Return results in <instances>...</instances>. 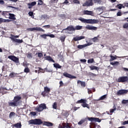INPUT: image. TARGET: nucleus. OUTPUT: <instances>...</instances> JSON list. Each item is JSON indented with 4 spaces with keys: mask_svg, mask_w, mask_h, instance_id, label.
<instances>
[{
    "mask_svg": "<svg viewBox=\"0 0 128 128\" xmlns=\"http://www.w3.org/2000/svg\"><path fill=\"white\" fill-rule=\"evenodd\" d=\"M116 16H122V13L120 12H117Z\"/></svg>",
    "mask_w": 128,
    "mask_h": 128,
    "instance_id": "53",
    "label": "nucleus"
},
{
    "mask_svg": "<svg viewBox=\"0 0 128 128\" xmlns=\"http://www.w3.org/2000/svg\"><path fill=\"white\" fill-rule=\"evenodd\" d=\"M90 44H92L88 43L87 44H84V45H78V48H79V50H82V48H86V46H90Z\"/></svg>",
    "mask_w": 128,
    "mask_h": 128,
    "instance_id": "22",
    "label": "nucleus"
},
{
    "mask_svg": "<svg viewBox=\"0 0 128 128\" xmlns=\"http://www.w3.org/2000/svg\"><path fill=\"white\" fill-rule=\"evenodd\" d=\"M50 92V88L48 86H45L44 87V90L42 92L41 94L42 96H46Z\"/></svg>",
    "mask_w": 128,
    "mask_h": 128,
    "instance_id": "5",
    "label": "nucleus"
},
{
    "mask_svg": "<svg viewBox=\"0 0 128 128\" xmlns=\"http://www.w3.org/2000/svg\"><path fill=\"white\" fill-rule=\"evenodd\" d=\"M60 86H64V82H62V81L60 82Z\"/></svg>",
    "mask_w": 128,
    "mask_h": 128,
    "instance_id": "61",
    "label": "nucleus"
},
{
    "mask_svg": "<svg viewBox=\"0 0 128 128\" xmlns=\"http://www.w3.org/2000/svg\"><path fill=\"white\" fill-rule=\"evenodd\" d=\"M86 30H98L96 27L90 26V25L86 26Z\"/></svg>",
    "mask_w": 128,
    "mask_h": 128,
    "instance_id": "15",
    "label": "nucleus"
},
{
    "mask_svg": "<svg viewBox=\"0 0 128 128\" xmlns=\"http://www.w3.org/2000/svg\"><path fill=\"white\" fill-rule=\"evenodd\" d=\"M94 42H96L98 39L97 37H94L93 39Z\"/></svg>",
    "mask_w": 128,
    "mask_h": 128,
    "instance_id": "56",
    "label": "nucleus"
},
{
    "mask_svg": "<svg viewBox=\"0 0 128 128\" xmlns=\"http://www.w3.org/2000/svg\"><path fill=\"white\" fill-rule=\"evenodd\" d=\"M86 99H81L77 102H76V104H84V102Z\"/></svg>",
    "mask_w": 128,
    "mask_h": 128,
    "instance_id": "34",
    "label": "nucleus"
},
{
    "mask_svg": "<svg viewBox=\"0 0 128 128\" xmlns=\"http://www.w3.org/2000/svg\"><path fill=\"white\" fill-rule=\"evenodd\" d=\"M95 4H102V0H93Z\"/></svg>",
    "mask_w": 128,
    "mask_h": 128,
    "instance_id": "47",
    "label": "nucleus"
},
{
    "mask_svg": "<svg viewBox=\"0 0 128 128\" xmlns=\"http://www.w3.org/2000/svg\"><path fill=\"white\" fill-rule=\"evenodd\" d=\"M81 106H82L83 108H87L88 109L90 108V105L86 104V100L84 101V102H83V104H81Z\"/></svg>",
    "mask_w": 128,
    "mask_h": 128,
    "instance_id": "24",
    "label": "nucleus"
},
{
    "mask_svg": "<svg viewBox=\"0 0 128 128\" xmlns=\"http://www.w3.org/2000/svg\"><path fill=\"white\" fill-rule=\"evenodd\" d=\"M15 114H16V113H14V112H11L10 114L9 117L12 118V116H14Z\"/></svg>",
    "mask_w": 128,
    "mask_h": 128,
    "instance_id": "51",
    "label": "nucleus"
},
{
    "mask_svg": "<svg viewBox=\"0 0 128 128\" xmlns=\"http://www.w3.org/2000/svg\"><path fill=\"white\" fill-rule=\"evenodd\" d=\"M58 58H60V60H64V56L62 54L58 55Z\"/></svg>",
    "mask_w": 128,
    "mask_h": 128,
    "instance_id": "54",
    "label": "nucleus"
},
{
    "mask_svg": "<svg viewBox=\"0 0 128 128\" xmlns=\"http://www.w3.org/2000/svg\"><path fill=\"white\" fill-rule=\"evenodd\" d=\"M122 124L123 126H125V124H128V120L124 122Z\"/></svg>",
    "mask_w": 128,
    "mask_h": 128,
    "instance_id": "62",
    "label": "nucleus"
},
{
    "mask_svg": "<svg viewBox=\"0 0 128 128\" xmlns=\"http://www.w3.org/2000/svg\"><path fill=\"white\" fill-rule=\"evenodd\" d=\"M78 20L82 22H84V24H98L99 22L98 20L94 19H84L80 17L78 18Z\"/></svg>",
    "mask_w": 128,
    "mask_h": 128,
    "instance_id": "4",
    "label": "nucleus"
},
{
    "mask_svg": "<svg viewBox=\"0 0 128 128\" xmlns=\"http://www.w3.org/2000/svg\"><path fill=\"white\" fill-rule=\"evenodd\" d=\"M42 38H44V40H46V36H50L51 38H56V36L54 34H43L40 36Z\"/></svg>",
    "mask_w": 128,
    "mask_h": 128,
    "instance_id": "10",
    "label": "nucleus"
},
{
    "mask_svg": "<svg viewBox=\"0 0 128 128\" xmlns=\"http://www.w3.org/2000/svg\"><path fill=\"white\" fill-rule=\"evenodd\" d=\"M94 6L92 0H88L82 4V6Z\"/></svg>",
    "mask_w": 128,
    "mask_h": 128,
    "instance_id": "11",
    "label": "nucleus"
},
{
    "mask_svg": "<svg viewBox=\"0 0 128 128\" xmlns=\"http://www.w3.org/2000/svg\"><path fill=\"white\" fill-rule=\"evenodd\" d=\"M88 64H92V62H94V58L90 59L88 60Z\"/></svg>",
    "mask_w": 128,
    "mask_h": 128,
    "instance_id": "44",
    "label": "nucleus"
},
{
    "mask_svg": "<svg viewBox=\"0 0 128 128\" xmlns=\"http://www.w3.org/2000/svg\"><path fill=\"white\" fill-rule=\"evenodd\" d=\"M20 100H22V96H14L13 100H10L8 102V106H13L14 108L18 106L22 102Z\"/></svg>",
    "mask_w": 128,
    "mask_h": 128,
    "instance_id": "2",
    "label": "nucleus"
},
{
    "mask_svg": "<svg viewBox=\"0 0 128 128\" xmlns=\"http://www.w3.org/2000/svg\"><path fill=\"white\" fill-rule=\"evenodd\" d=\"M46 105L44 104H42L39 105L38 106H37L35 110L37 112H42L43 110H46Z\"/></svg>",
    "mask_w": 128,
    "mask_h": 128,
    "instance_id": "6",
    "label": "nucleus"
},
{
    "mask_svg": "<svg viewBox=\"0 0 128 128\" xmlns=\"http://www.w3.org/2000/svg\"><path fill=\"white\" fill-rule=\"evenodd\" d=\"M105 98H106V94L100 97L98 100H105Z\"/></svg>",
    "mask_w": 128,
    "mask_h": 128,
    "instance_id": "39",
    "label": "nucleus"
},
{
    "mask_svg": "<svg viewBox=\"0 0 128 128\" xmlns=\"http://www.w3.org/2000/svg\"><path fill=\"white\" fill-rule=\"evenodd\" d=\"M122 28H126L127 30H128V23L126 22L124 24H123Z\"/></svg>",
    "mask_w": 128,
    "mask_h": 128,
    "instance_id": "43",
    "label": "nucleus"
},
{
    "mask_svg": "<svg viewBox=\"0 0 128 128\" xmlns=\"http://www.w3.org/2000/svg\"><path fill=\"white\" fill-rule=\"evenodd\" d=\"M29 124H34L36 126H40V124H43V126H54V124L50 122H44L42 120L35 118L32 119L28 121Z\"/></svg>",
    "mask_w": 128,
    "mask_h": 128,
    "instance_id": "1",
    "label": "nucleus"
},
{
    "mask_svg": "<svg viewBox=\"0 0 128 128\" xmlns=\"http://www.w3.org/2000/svg\"><path fill=\"white\" fill-rule=\"evenodd\" d=\"M82 26H76L74 30H82Z\"/></svg>",
    "mask_w": 128,
    "mask_h": 128,
    "instance_id": "35",
    "label": "nucleus"
},
{
    "mask_svg": "<svg viewBox=\"0 0 128 128\" xmlns=\"http://www.w3.org/2000/svg\"><path fill=\"white\" fill-rule=\"evenodd\" d=\"M10 38L12 42H18V44H22V42H24V40H22L14 38L13 37H11Z\"/></svg>",
    "mask_w": 128,
    "mask_h": 128,
    "instance_id": "16",
    "label": "nucleus"
},
{
    "mask_svg": "<svg viewBox=\"0 0 128 128\" xmlns=\"http://www.w3.org/2000/svg\"><path fill=\"white\" fill-rule=\"evenodd\" d=\"M128 90H120L118 91L116 94L117 96H122L124 94H128Z\"/></svg>",
    "mask_w": 128,
    "mask_h": 128,
    "instance_id": "12",
    "label": "nucleus"
},
{
    "mask_svg": "<svg viewBox=\"0 0 128 128\" xmlns=\"http://www.w3.org/2000/svg\"><path fill=\"white\" fill-rule=\"evenodd\" d=\"M6 90H8V89L6 87H1L0 88V92H2V94H6L8 92Z\"/></svg>",
    "mask_w": 128,
    "mask_h": 128,
    "instance_id": "19",
    "label": "nucleus"
},
{
    "mask_svg": "<svg viewBox=\"0 0 128 128\" xmlns=\"http://www.w3.org/2000/svg\"><path fill=\"white\" fill-rule=\"evenodd\" d=\"M44 58L46 60H48V62H55L54 59L50 56H46L44 57Z\"/></svg>",
    "mask_w": 128,
    "mask_h": 128,
    "instance_id": "23",
    "label": "nucleus"
},
{
    "mask_svg": "<svg viewBox=\"0 0 128 128\" xmlns=\"http://www.w3.org/2000/svg\"><path fill=\"white\" fill-rule=\"evenodd\" d=\"M45 28H50V25H46L43 26Z\"/></svg>",
    "mask_w": 128,
    "mask_h": 128,
    "instance_id": "58",
    "label": "nucleus"
},
{
    "mask_svg": "<svg viewBox=\"0 0 128 128\" xmlns=\"http://www.w3.org/2000/svg\"><path fill=\"white\" fill-rule=\"evenodd\" d=\"M66 123H62V126L63 128H66Z\"/></svg>",
    "mask_w": 128,
    "mask_h": 128,
    "instance_id": "63",
    "label": "nucleus"
},
{
    "mask_svg": "<svg viewBox=\"0 0 128 128\" xmlns=\"http://www.w3.org/2000/svg\"><path fill=\"white\" fill-rule=\"evenodd\" d=\"M8 18L10 20H16V17H14V14L10 13L9 14V16Z\"/></svg>",
    "mask_w": 128,
    "mask_h": 128,
    "instance_id": "30",
    "label": "nucleus"
},
{
    "mask_svg": "<svg viewBox=\"0 0 128 128\" xmlns=\"http://www.w3.org/2000/svg\"><path fill=\"white\" fill-rule=\"evenodd\" d=\"M30 72V68L28 67L26 68L24 70V72H26L28 74V72Z\"/></svg>",
    "mask_w": 128,
    "mask_h": 128,
    "instance_id": "46",
    "label": "nucleus"
},
{
    "mask_svg": "<svg viewBox=\"0 0 128 128\" xmlns=\"http://www.w3.org/2000/svg\"><path fill=\"white\" fill-rule=\"evenodd\" d=\"M52 108L54 110H56V108H58V104L56 103V102H55L54 103V104L52 105Z\"/></svg>",
    "mask_w": 128,
    "mask_h": 128,
    "instance_id": "42",
    "label": "nucleus"
},
{
    "mask_svg": "<svg viewBox=\"0 0 128 128\" xmlns=\"http://www.w3.org/2000/svg\"><path fill=\"white\" fill-rule=\"evenodd\" d=\"M110 62H112V60H116L117 58H120L118 56H117L116 55H115L114 56H113L112 55L110 56Z\"/></svg>",
    "mask_w": 128,
    "mask_h": 128,
    "instance_id": "27",
    "label": "nucleus"
},
{
    "mask_svg": "<svg viewBox=\"0 0 128 128\" xmlns=\"http://www.w3.org/2000/svg\"><path fill=\"white\" fill-rule=\"evenodd\" d=\"M64 30H69L70 32L74 31L76 29H74V27L73 26H70L67 27V28L64 29Z\"/></svg>",
    "mask_w": 128,
    "mask_h": 128,
    "instance_id": "17",
    "label": "nucleus"
},
{
    "mask_svg": "<svg viewBox=\"0 0 128 128\" xmlns=\"http://www.w3.org/2000/svg\"><path fill=\"white\" fill-rule=\"evenodd\" d=\"M13 126H14V128H22V123H16V124H14L13 125Z\"/></svg>",
    "mask_w": 128,
    "mask_h": 128,
    "instance_id": "29",
    "label": "nucleus"
},
{
    "mask_svg": "<svg viewBox=\"0 0 128 128\" xmlns=\"http://www.w3.org/2000/svg\"><path fill=\"white\" fill-rule=\"evenodd\" d=\"M28 14L30 16H32L33 18H34V12H30Z\"/></svg>",
    "mask_w": 128,
    "mask_h": 128,
    "instance_id": "45",
    "label": "nucleus"
},
{
    "mask_svg": "<svg viewBox=\"0 0 128 128\" xmlns=\"http://www.w3.org/2000/svg\"><path fill=\"white\" fill-rule=\"evenodd\" d=\"M10 22V20H6L4 19L3 18H0V24H2V22Z\"/></svg>",
    "mask_w": 128,
    "mask_h": 128,
    "instance_id": "28",
    "label": "nucleus"
},
{
    "mask_svg": "<svg viewBox=\"0 0 128 128\" xmlns=\"http://www.w3.org/2000/svg\"><path fill=\"white\" fill-rule=\"evenodd\" d=\"M70 114L68 113V112H66L64 114V116H66L67 118V116H68Z\"/></svg>",
    "mask_w": 128,
    "mask_h": 128,
    "instance_id": "59",
    "label": "nucleus"
},
{
    "mask_svg": "<svg viewBox=\"0 0 128 128\" xmlns=\"http://www.w3.org/2000/svg\"><path fill=\"white\" fill-rule=\"evenodd\" d=\"M36 54H38V58H42L44 56V54H42V52L36 53Z\"/></svg>",
    "mask_w": 128,
    "mask_h": 128,
    "instance_id": "40",
    "label": "nucleus"
},
{
    "mask_svg": "<svg viewBox=\"0 0 128 128\" xmlns=\"http://www.w3.org/2000/svg\"><path fill=\"white\" fill-rule=\"evenodd\" d=\"M77 83L80 84L81 85V86L82 88H86V82H82L80 80H78Z\"/></svg>",
    "mask_w": 128,
    "mask_h": 128,
    "instance_id": "26",
    "label": "nucleus"
},
{
    "mask_svg": "<svg viewBox=\"0 0 128 128\" xmlns=\"http://www.w3.org/2000/svg\"><path fill=\"white\" fill-rule=\"evenodd\" d=\"M83 14H86L87 16H92L94 14V12L84 10L83 12Z\"/></svg>",
    "mask_w": 128,
    "mask_h": 128,
    "instance_id": "18",
    "label": "nucleus"
},
{
    "mask_svg": "<svg viewBox=\"0 0 128 128\" xmlns=\"http://www.w3.org/2000/svg\"><path fill=\"white\" fill-rule=\"evenodd\" d=\"M30 114H32V116H36V112H30Z\"/></svg>",
    "mask_w": 128,
    "mask_h": 128,
    "instance_id": "57",
    "label": "nucleus"
},
{
    "mask_svg": "<svg viewBox=\"0 0 128 128\" xmlns=\"http://www.w3.org/2000/svg\"><path fill=\"white\" fill-rule=\"evenodd\" d=\"M89 68L91 70H98V72L100 70V68L96 66H89Z\"/></svg>",
    "mask_w": 128,
    "mask_h": 128,
    "instance_id": "25",
    "label": "nucleus"
},
{
    "mask_svg": "<svg viewBox=\"0 0 128 128\" xmlns=\"http://www.w3.org/2000/svg\"><path fill=\"white\" fill-rule=\"evenodd\" d=\"M63 76H65V78H76V76H74L66 72L63 73Z\"/></svg>",
    "mask_w": 128,
    "mask_h": 128,
    "instance_id": "13",
    "label": "nucleus"
},
{
    "mask_svg": "<svg viewBox=\"0 0 128 128\" xmlns=\"http://www.w3.org/2000/svg\"><path fill=\"white\" fill-rule=\"evenodd\" d=\"M110 64H112V66H114L116 64V66H118L120 64V62L116 61L114 62H110Z\"/></svg>",
    "mask_w": 128,
    "mask_h": 128,
    "instance_id": "33",
    "label": "nucleus"
},
{
    "mask_svg": "<svg viewBox=\"0 0 128 128\" xmlns=\"http://www.w3.org/2000/svg\"><path fill=\"white\" fill-rule=\"evenodd\" d=\"M89 120L90 122H100L102 120H100L98 118H95L94 117H87L84 119L81 120L78 122V124L79 126H81V124H84V126L88 124V121Z\"/></svg>",
    "mask_w": 128,
    "mask_h": 128,
    "instance_id": "3",
    "label": "nucleus"
},
{
    "mask_svg": "<svg viewBox=\"0 0 128 128\" xmlns=\"http://www.w3.org/2000/svg\"><path fill=\"white\" fill-rule=\"evenodd\" d=\"M4 4V0H0V4Z\"/></svg>",
    "mask_w": 128,
    "mask_h": 128,
    "instance_id": "64",
    "label": "nucleus"
},
{
    "mask_svg": "<svg viewBox=\"0 0 128 128\" xmlns=\"http://www.w3.org/2000/svg\"><path fill=\"white\" fill-rule=\"evenodd\" d=\"M66 36H62L60 38V40H61L62 42H64V40H66Z\"/></svg>",
    "mask_w": 128,
    "mask_h": 128,
    "instance_id": "36",
    "label": "nucleus"
},
{
    "mask_svg": "<svg viewBox=\"0 0 128 128\" xmlns=\"http://www.w3.org/2000/svg\"><path fill=\"white\" fill-rule=\"evenodd\" d=\"M29 32H34V30H38V32H44V30L40 27H36L33 28H28L27 29Z\"/></svg>",
    "mask_w": 128,
    "mask_h": 128,
    "instance_id": "9",
    "label": "nucleus"
},
{
    "mask_svg": "<svg viewBox=\"0 0 128 128\" xmlns=\"http://www.w3.org/2000/svg\"><path fill=\"white\" fill-rule=\"evenodd\" d=\"M73 2L74 4H80L78 0H73Z\"/></svg>",
    "mask_w": 128,
    "mask_h": 128,
    "instance_id": "52",
    "label": "nucleus"
},
{
    "mask_svg": "<svg viewBox=\"0 0 128 128\" xmlns=\"http://www.w3.org/2000/svg\"><path fill=\"white\" fill-rule=\"evenodd\" d=\"M70 123H66V128H72V126L70 125Z\"/></svg>",
    "mask_w": 128,
    "mask_h": 128,
    "instance_id": "55",
    "label": "nucleus"
},
{
    "mask_svg": "<svg viewBox=\"0 0 128 128\" xmlns=\"http://www.w3.org/2000/svg\"><path fill=\"white\" fill-rule=\"evenodd\" d=\"M58 0H50L51 4H58Z\"/></svg>",
    "mask_w": 128,
    "mask_h": 128,
    "instance_id": "49",
    "label": "nucleus"
},
{
    "mask_svg": "<svg viewBox=\"0 0 128 128\" xmlns=\"http://www.w3.org/2000/svg\"><path fill=\"white\" fill-rule=\"evenodd\" d=\"M39 70H38V74L42 72V74H44L46 72V70L44 69H42L40 68H38Z\"/></svg>",
    "mask_w": 128,
    "mask_h": 128,
    "instance_id": "32",
    "label": "nucleus"
},
{
    "mask_svg": "<svg viewBox=\"0 0 128 128\" xmlns=\"http://www.w3.org/2000/svg\"><path fill=\"white\" fill-rule=\"evenodd\" d=\"M53 66L56 68H62V66L58 63H54L53 64Z\"/></svg>",
    "mask_w": 128,
    "mask_h": 128,
    "instance_id": "31",
    "label": "nucleus"
},
{
    "mask_svg": "<svg viewBox=\"0 0 128 128\" xmlns=\"http://www.w3.org/2000/svg\"><path fill=\"white\" fill-rule=\"evenodd\" d=\"M88 94H90L92 93V90L90 88L88 89Z\"/></svg>",
    "mask_w": 128,
    "mask_h": 128,
    "instance_id": "60",
    "label": "nucleus"
},
{
    "mask_svg": "<svg viewBox=\"0 0 128 128\" xmlns=\"http://www.w3.org/2000/svg\"><path fill=\"white\" fill-rule=\"evenodd\" d=\"M116 8H118L119 10H122V4H118L116 6Z\"/></svg>",
    "mask_w": 128,
    "mask_h": 128,
    "instance_id": "50",
    "label": "nucleus"
},
{
    "mask_svg": "<svg viewBox=\"0 0 128 128\" xmlns=\"http://www.w3.org/2000/svg\"><path fill=\"white\" fill-rule=\"evenodd\" d=\"M14 76H16V74H14V72H11L9 75V78H14Z\"/></svg>",
    "mask_w": 128,
    "mask_h": 128,
    "instance_id": "38",
    "label": "nucleus"
},
{
    "mask_svg": "<svg viewBox=\"0 0 128 128\" xmlns=\"http://www.w3.org/2000/svg\"><path fill=\"white\" fill-rule=\"evenodd\" d=\"M1 14L2 16H4L6 18H8V16H10V12L8 11H1Z\"/></svg>",
    "mask_w": 128,
    "mask_h": 128,
    "instance_id": "14",
    "label": "nucleus"
},
{
    "mask_svg": "<svg viewBox=\"0 0 128 128\" xmlns=\"http://www.w3.org/2000/svg\"><path fill=\"white\" fill-rule=\"evenodd\" d=\"M64 4L68 6V4H70V2H68V0H65V1L62 3V4Z\"/></svg>",
    "mask_w": 128,
    "mask_h": 128,
    "instance_id": "48",
    "label": "nucleus"
},
{
    "mask_svg": "<svg viewBox=\"0 0 128 128\" xmlns=\"http://www.w3.org/2000/svg\"><path fill=\"white\" fill-rule=\"evenodd\" d=\"M113 108V109H110V112L111 114H112V112H114L115 110H116V107L115 105H114Z\"/></svg>",
    "mask_w": 128,
    "mask_h": 128,
    "instance_id": "37",
    "label": "nucleus"
},
{
    "mask_svg": "<svg viewBox=\"0 0 128 128\" xmlns=\"http://www.w3.org/2000/svg\"><path fill=\"white\" fill-rule=\"evenodd\" d=\"M128 81V76H120L118 78V82H126Z\"/></svg>",
    "mask_w": 128,
    "mask_h": 128,
    "instance_id": "8",
    "label": "nucleus"
},
{
    "mask_svg": "<svg viewBox=\"0 0 128 128\" xmlns=\"http://www.w3.org/2000/svg\"><path fill=\"white\" fill-rule=\"evenodd\" d=\"M36 4V2H32L31 3H28V8L30 9L32 8V6H34Z\"/></svg>",
    "mask_w": 128,
    "mask_h": 128,
    "instance_id": "21",
    "label": "nucleus"
},
{
    "mask_svg": "<svg viewBox=\"0 0 128 128\" xmlns=\"http://www.w3.org/2000/svg\"><path fill=\"white\" fill-rule=\"evenodd\" d=\"M8 58L14 62L16 64H20V58L14 56H9Z\"/></svg>",
    "mask_w": 128,
    "mask_h": 128,
    "instance_id": "7",
    "label": "nucleus"
},
{
    "mask_svg": "<svg viewBox=\"0 0 128 128\" xmlns=\"http://www.w3.org/2000/svg\"><path fill=\"white\" fill-rule=\"evenodd\" d=\"M86 37L84 36H76L74 38V42H78V40H84Z\"/></svg>",
    "mask_w": 128,
    "mask_h": 128,
    "instance_id": "20",
    "label": "nucleus"
},
{
    "mask_svg": "<svg viewBox=\"0 0 128 128\" xmlns=\"http://www.w3.org/2000/svg\"><path fill=\"white\" fill-rule=\"evenodd\" d=\"M38 6H42L44 4V1L42 0H38Z\"/></svg>",
    "mask_w": 128,
    "mask_h": 128,
    "instance_id": "41",
    "label": "nucleus"
}]
</instances>
